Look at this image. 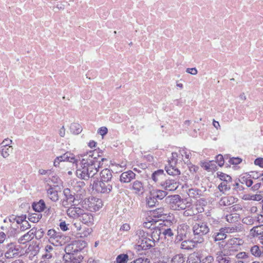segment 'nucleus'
Listing matches in <instances>:
<instances>
[{"label":"nucleus","instance_id":"obj_1","mask_svg":"<svg viewBox=\"0 0 263 263\" xmlns=\"http://www.w3.org/2000/svg\"><path fill=\"white\" fill-rule=\"evenodd\" d=\"M98 152L96 150L90 151L84 156L80 162V166L76 172L78 177L88 180L97 174L99 168L102 167L103 162L106 159L100 158Z\"/></svg>","mask_w":263,"mask_h":263},{"label":"nucleus","instance_id":"obj_2","mask_svg":"<svg viewBox=\"0 0 263 263\" xmlns=\"http://www.w3.org/2000/svg\"><path fill=\"white\" fill-rule=\"evenodd\" d=\"M152 179L162 186L165 190L174 191L179 186V183L175 180L166 179L165 174L162 170H158L153 173Z\"/></svg>","mask_w":263,"mask_h":263},{"label":"nucleus","instance_id":"obj_3","mask_svg":"<svg viewBox=\"0 0 263 263\" xmlns=\"http://www.w3.org/2000/svg\"><path fill=\"white\" fill-rule=\"evenodd\" d=\"M193 241L194 242L201 243L204 242L203 236L210 232V228L207 223L198 221L193 224Z\"/></svg>","mask_w":263,"mask_h":263},{"label":"nucleus","instance_id":"obj_4","mask_svg":"<svg viewBox=\"0 0 263 263\" xmlns=\"http://www.w3.org/2000/svg\"><path fill=\"white\" fill-rule=\"evenodd\" d=\"M165 200L173 210H185L187 207L186 203L179 195L168 196L166 197Z\"/></svg>","mask_w":263,"mask_h":263},{"label":"nucleus","instance_id":"obj_5","mask_svg":"<svg viewBox=\"0 0 263 263\" xmlns=\"http://www.w3.org/2000/svg\"><path fill=\"white\" fill-rule=\"evenodd\" d=\"M143 233L142 238L140 239V240L138 241L139 243V246L142 250H147L151 247H154L155 246V241L154 239L153 238V236H155V234H158L157 231L156 232H153L152 233V239L147 238L145 236V232L144 231H140V234H141Z\"/></svg>","mask_w":263,"mask_h":263},{"label":"nucleus","instance_id":"obj_6","mask_svg":"<svg viewBox=\"0 0 263 263\" xmlns=\"http://www.w3.org/2000/svg\"><path fill=\"white\" fill-rule=\"evenodd\" d=\"M92 188L98 193L103 194L109 193L112 189V182L100 181L94 182Z\"/></svg>","mask_w":263,"mask_h":263},{"label":"nucleus","instance_id":"obj_7","mask_svg":"<svg viewBox=\"0 0 263 263\" xmlns=\"http://www.w3.org/2000/svg\"><path fill=\"white\" fill-rule=\"evenodd\" d=\"M158 231L159 236L162 235L165 238L171 240L173 238L175 229H174V227L171 228L166 226H162L159 229Z\"/></svg>","mask_w":263,"mask_h":263},{"label":"nucleus","instance_id":"obj_8","mask_svg":"<svg viewBox=\"0 0 263 263\" xmlns=\"http://www.w3.org/2000/svg\"><path fill=\"white\" fill-rule=\"evenodd\" d=\"M237 241V238H236L229 239L224 245V249L222 251L225 252H229L230 255H232V253L237 251L239 247Z\"/></svg>","mask_w":263,"mask_h":263},{"label":"nucleus","instance_id":"obj_9","mask_svg":"<svg viewBox=\"0 0 263 263\" xmlns=\"http://www.w3.org/2000/svg\"><path fill=\"white\" fill-rule=\"evenodd\" d=\"M190 231V227L186 224H182L178 227L177 239L179 240L186 238Z\"/></svg>","mask_w":263,"mask_h":263},{"label":"nucleus","instance_id":"obj_10","mask_svg":"<svg viewBox=\"0 0 263 263\" xmlns=\"http://www.w3.org/2000/svg\"><path fill=\"white\" fill-rule=\"evenodd\" d=\"M47 235L49 237V240L53 245L60 242L62 236L59 232L54 229H50L47 232Z\"/></svg>","mask_w":263,"mask_h":263},{"label":"nucleus","instance_id":"obj_11","mask_svg":"<svg viewBox=\"0 0 263 263\" xmlns=\"http://www.w3.org/2000/svg\"><path fill=\"white\" fill-rule=\"evenodd\" d=\"M83 211L84 210L80 208L76 207L74 205H71V206L67 209V214L69 217L71 218H80Z\"/></svg>","mask_w":263,"mask_h":263},{"label":"nucleus","instance_id":"obj_12","mask_svg":"<svg viewBox=\"0 0 263 263\" xmlns=\"http://www.w3.org/2000/svg\"><path fill=\"white\" fill-rule=\"evenodd\" d=\"M229 255V252H225L222 250L218 251L216 253V260L218 263H231V258Z\"/></svg>","mask_w":263,"mask_h":263},{"label":"nucleus","instance_id":"obj_13","mask_svg":"<svg viewBox=\"0 0 263 263\" xmlns=\"http://www.w3.org/2000/svg\"><path fill=\"white\" fill-rule=\"evenodd\" d=\"M36 230L34 229H31L27 233L22 236L18 239V242L21 244H25L33 239L35 236Z\"/></svg>","mask_w":263,"mask_h":263},{"label":"nucleus","instance_id":"obj_14","mask_svg":"<svg viewBox=\"0 0 263 263\" xmlns=\"http://www.w3.org/2000/svg\"><path fill=\"white\" fill-rule=\"evenodd\" d=\"M80 220L84 224L91 226L93 224V217L90 212H85L83 211L80 217Z\"/></svg>","mask_w":263,"mask_h":263},{"label":"nucleus","instance_id":"obj_15","mask_svg":"<svg viewBox=\"0 0 263 263\" xmlns=\"http://www.w3.org/2000/svg\"><path fill=\"white\" fill-rule=\"evenodd\" d=\"M136 174L132 171L122 173L120 175V180L121 182L128 183L135 178Z\"/></svg>","mask_w":263,"mask_h":263},{"label":"nucleus","instance_id":"obj_16","mask_svg":"<svg viewBox=\"0 0 263 263\" xmlns=\"http://www.w3.org/2000/svg\"><path fill=\"white\" fill-rule=\"evenodd\" d=\"M130 189L133 190L134 193L138 195H142L144 192L143 183L138 180H136L133 183Z\"/></svg>","mask_w":263,"mask_h":263},{"label":"nucleus","instance_id":"obj_17","mask_svg":"<svg viewBox=\"0 0 263 263\" xmlns=\"http://www.w3.org/2000/svg\"><path fill=\"white\" fill-rule=\"evenodd\" d=\"M250 256L248 253L245 252H240L236 255V260L235 263H249Z\"/></svg>","mask_w":263,"mask_h":263},{"label":"nucleus","instance_id":"obj_18","mask_svg":"<svg viewBox=\"0 0 263 263\" xmlns=\"http://www.w3.org/2000/svg\"><path fill=\"white\" fill-rule=\"evenodd\" d=\"M18 253V249L15 248L14 243H11L8 245V250L5 254V256L7 258H11L15 256Z\"/></svg>","mask_w":263,"mask_h":263},{"label":"nucleus","instance_id":"obj_19","mask_svg":"<svg viewBox=\"0 0 263 263\" xmlns=\"http://www.w3.org/2000/svg\"><path fill=\"white\" fill-rule=\"evenodd\" d=\"M236 201L237 198L233 196H225L220 199L219 203L221 206H228L234 203Z\"/></svg>","mask_w":263,"mask_h":263},{"label":"nucleus","instance_id":"obj_20","mask_svg":"<svg viewBox=\"0 0 263 263\" xmlns=\"http://www.w3.org/2000/svg\"><path fill=\"white\" fill-rule=\"evenodd\" d=\"M61 161H68L73 163L77 162L74 155L69 152H66L64 155L58 157Z\"/></svg>","mask_w":263,"mask_h":263},{"label":"nucleus","instance_id":"obj_21","mask_svg":"<svg viewBox=\"0 0 263 263\" xmlns=\"http://www.w3.org/2000/svg\"><path fill=\"white\" fill-rule=\"evenodd\" d=\"M112 177V172L108 168L103 170L100 173L101 181L111 182Z\"/></svg>","mask_w":263,"mask_h":263},{"label":"nucleus","instance_id":"obj_22","mask_svg":"<svg viewBox=\"0 0 263 263\" xmlns=\"http://www.w3.org/2000/svg\"><path fill=\"white\" fill-rule=\"evenodd\" d=\"M47 195L48 197L53 201L55 202L59 200L58 191L55 186L50 187L47 190Z\"/></svg>","mask_w":263,"mask_h":263},{"label":"nucleus","instance_id":"obj_23","mask_svg":"<svg viewBox=\"0 0 263 263\" xmlns=\"http://www.w3.org/2000/svg\"><path fill=\"white\" fill-rule=\"evenodd\" d=\"M222 231L226 233L233 234L234 233L240 232L242 230V226L241 224H239L233 227H228L223 228Z\"/></svg>","mask_w":263,"mask_h":263},{"label":"nucleus","instance_id":"obj_24","mask_svg":"<svg viewBox=\"0 0 263 263\" xmlns=\"http://www.w3.org/2000/svg\"><path fill=\"white\" fill-rule=\"evenodd\" d=\"M150 192L152 193L153 197L154 196L157 201L163 199L167 194L166 191L161 190H153Z\"/></svg>","mask_w":263,"mask_h":263},{"label":"nucleus","instance_id":"obj_25","mask_svg":"<svg viewBox=\"0 0 263 263\" xmlns=\"http://www.w3.org/2000/svg\"><path fill=\"white\" fill-rule=\"evenodd\" d=\"M250 234L253 237H260L262 238L263 235V231H261V226L254 227L250 231Z\"/></svg>","mask_w":263,"mask_h":263},{"label":"nucleus","instance_id":"obj_26","mask_svg":"<svg viewBox=\"0 0 263 263\" xmlns=\"http://www.w3.org/2000/svg\"><path fill=\"white\" fill-rule=\"evenodd\" d=\"M45 253L43 255V257L49 259L51 258L54 253V248L52 246L50 245H47L45 247Z\"/></svg>","mask_w":263,"mask_h":263},{"label":"nucleus","instance_id":"obj_27","mask_svg":"<svg viewBox=\"0 0 263 263\" xmlns=\"http://www.w3.org/2000/svg\"><path fill=\"white\" fill-rule=\"evenodd\" d=\"M69 129L70 132L74 135H78L82 131L81 125L77 123H72L70 124Z\"/></svg>","mask_w":263,"mask_h":263},{"label":"nucleus","instance_id":"obj_28","mask_svg":"<svg viewBox=\"0 0 263 263\" xmlns=\"http://www.w3.org/2000/svg\"><path fill=\"white\" fill-rule=\"evenodd\" d=\"M12 146L0 147V155L4 158H8L13 152Z\"/></svg>","mask_w":263,"mask_h":263},{"label":"nucleus","instance_id":"obj_29","mask_svg":"<svg viewBox=\"0 0 263 263\" xmlns=\"http://www.w3.org/2000/svg\"><path fill=\"white\" fill-rule=\"evenodd\" d=\"M157 202V199L154 196L153 197L152 193L149 192V194L146 197V205L149 208H153L155 206Z\"/></svg>","mask_w":263,"mask_h":263},{"label":"nucleus","instance_id":"obj_30","mask_svg":"<svg viewBox=\"0 0 263 263\" xmlns=\"http://www.w3.org/2000/svg\"><path fill=\"white\" fill-rule=\"evenodd\" d=\"M222 231H223V228L220 229L219 232L215 233L213 234L212 237L214 238V241L216 242L217 241L222 240L226 238L227 233L223 232Z\"/></svg>","mask_w":263,"mask_h":263},{"label":"nucleus","instance_id":"obj_31","mask_svg":"<svg viewBox=\"0 0 263 263\" xmlns=\"http://www.w3.org/2000/svg\"><path fill=\"white\" fill-rule=\"evenodd\" d=\"M187 193L190 197L194 198H197L202 195V191L196 188L190 189Z\"/></svg>","mask_w":263,"mask_h":263},{"label":"nucleus","instance_id":"obj_32","mask_svg":"<svg viewBox=\"0 0 263 263\" xmlns=\"http://www.w3.org/2000/svg\"><path fill=\"white\" fill-rule=\"evenodd\" d=\"M33 210L38 213L43 211L45 208V203L43 200H40L37 203H33L32 204Z\"/></svg>","mask_w":263,"mask_h":263},{"label":"nucleus","instance_id":"obj_33","mask_svg":"<svg viewBox=\"0 0 263 263\" xmlns=\"http://www.w3.org/2000/svg\"><path fill=\"white\" fill-rule=\"evenodd\" d=\"M185 260V257L183 254L179 253L173 256L171 263H183Z\"/></svg>","mask_w":263,"mask_h":263},{"label":"nucleus","instance_id":"obj_34","mask_svg":"<svg viewBox=\"0 0 263 263\" xmlns=\"http://www.w3.org/2000/svg\"><path fill=\"white\" fill-rule=\"evenodd\" d=\"M77 243H74L73 242L72 243L69 244L66 246L65 250L67 254H74L78 252V250H77Z\"/></svg>","mask_w":263,"mask_h":263},{"label":"nucleus","instance_id":"obj_35","mask_svg":"<svg viewBox=\"0 0 263 263\" xmlns=\"http://www.w3.org/2000/svg\"><path fill=\"white\" fill-rule=\"evenodd\" d=\"M63 194L65 197V199L67 200H69L70 203H72L75 200L74 196L71 193L70 190L68 188L65 189L63 191Z\"/></svg>","mask_w":263,"mask_h":263},{"label":"nucleus","instance_id":"obj_36","mask_svg":"<svg viewBox=\"0 0 263 263\" xmlns=\"http://www.w3.org/2000/svg\"><path fill=\"white\" fill-rule=\"evenodd\" d=\"M42 215L40 213L29 214L28 217V220L33 223L37 222L42 218Z\"/></svg>","mask_w":263,"mask_h":263},{"label":"nucleus","instance_id":"obj_37","mask_svg":"<svg viewBox=\"0 0 263 263\" xmlns=\"http://www.w3.org/2000/svg\"><path fill=\"white\" fill-rule=\"evenodd\" d=\"M239 215L237 213L230 214L227 215L226 219L229 223H235L238 221Z\"/></svg>","mask_w":263,"mask_h":263},{"label":"nucleus","instance_id":"obj_38","mask_svg":"<svg viewBox=\"0 0 263 263\" xmlns=\"http://www.w3.org/2000/svg\"><path fill=\"white\" fill-rule=\"evenodd\" d=\"M165 169L170 175L177 176L180 174V171L177 167H171L170 166H166Z\"/></svg>","mask_w":263,"mask_h":263},{"label":"nucleus","instance_id":"obj_39","mask_svg":"<svg viewBox=\"0 0 263 263\" xmlns=\"http://www.w3.org/2000/svg\"><path fill=\"white\" fill-rule=\"evenodd\" d=\"M186 263H201V260L196 254H191L189 255Z\"/></svg>","mask_w":263,"mask_h":263},{"label":"nucleus","instance_id":"obj_40","mask_svg":"<svg viewBox=\"0 0 263 263\" xmlns=\"http://www.w3.org/2000/svg\"><path fill=\"white\" fill-rule=\"evenodd\" d=\"M250 251L252 254L256 257H260L263 253L259 247L256 245L252 247Z\"/></svg>","mask_w":263,"mask_h":263},{"label":"nucleus","instance_id":"obj_41","mask_svg":"<svg viewBox=\"0 0 263 263\" xmlns=\"http://www.w3.org/2000/svg\"><path fill=\"white\" fill-rule=\"evenodd\" d=\"M128 257V255L126 254H121L117 256L116 263H127Z\"/></svg>","mask_w":263,"mask_h":263},{"label":"nucleus","instance_id":"obj_42","mask_svg":"<svg viewBox=\"0 0 263 263\" xmlns=\"http://www.w3.org/2000/svg\"><path fill=\"white\" fill-rule=\"evenodd\" d=\"M230 181H222L218 186L219 191L223 193L225 191H229L230 189V186L228 184Z\"/></svg>","mask_w":263,"mask_h":263},{"label":"nucleus","instance_id":"obj_43","mask_svg":"<svg viewBox=\"0 0 263 263\" xmlns=\"http://www.w3.org/2000/svg\"><path fill=\"white\" fill-rule=\"evenodd\" d=\"M255 221L254 218L252 216H247L243 218L242 220V222L243 224L252 226L254 224Z\"/></svg>","mask_w":263,"mask_h":263},{"label":"nucleus","instance_id":"obj_44","mask_svg":"<svg viewBox=\"0 0 263 263\" xmlns=\"http://www.w3.org/2000/svg\"><path fill=\"white\" fill-rule=\"evenodd\" d=\"M217 175L219 178L223 181H231V177L229 175L226 174L222 172H218Z\"/></svg>","mask_w":263,"mask_h":263},{"label":"nucleus","instance_id":"obj_45","mask_svg":"<svg viewBox=\"0 0 263 263\" xmlns=\"http://www.w3.org/2000/svg\"><path fill=\"white\" fill-rule=\"evenodd\" d=\"M73 242L74 243H78V245H77V250H78V252L82 250L87 245V243L85 241L77 240Z\"/></svg>","mask_w":263,"mask_h":263},{"label":"nucleus","instance_id":"obj_46","mask_svg":"<svg viewBox=\"0 0 263 263\" xmlns=\"http://www.w3.org/2000/svg\"><path fill=\"white\" fill-rule=\"evenodd\" d=\"M12 143V141L8 138L4 139L2 142L0 144V147L6 146H12L11 144Z\"/></svg>","mask_w":263,"mask_h":263},{"label":"nucleus","instance_id":"obj_47","mask_svg":"<svg viewBox=\"0 0 263 263\" xmlns=\"http://www.w3.org/2000/svg\"><path fill=\"white\" fill-rule=\"evenodd\" d=\"M30 227L31 226L28 222V221L25 220V221H23L22 223L20 225V230L21 231H24L26 230L29 229Z\"/></svg>","mask_w":263,"mask_h":263},{"label":"nucleus","instance_id":"obj_48","mask_svg":"<svg viewBox=\"0 0 263 263\" xmlns=\"http://www.w3.org/2000/svg\"><path fill=\"white\" fill-rule=\"evenodd\" d=\"M92 229L90 228H86L83 232L81 233H80L79 234L80 237H87L92 232Z\"/></svg>","mask_w":263,"mask_h":263},{"label":"nucleus","instance_id":"obj_49","mask_svg":"<svg viewBox=\"0 0 263 263\" xmlns=\"http://www.w3.org/2000/svg\"><path fill=\"white\" fill-rule=\"evenodd\" d=\"M233 190L234 192H236L237 193H238L239 191H242L244 189V187L242 185H240L239 183L235 182L233 184Z\"/></svg>","mask_w":263,"mask_h":263},{"label":"nucleus","instance_id":"obj_50","mask_svg":"<svg viewBox=\"0 0 263 263\" xmlns=\"http://www.w3.org/2000/svg\"><path fill=\"white\" fill-rule=\"evenodd\" d=\"M214 261V257L208 255L201 260V263H212Z\"/></svg>","mask_w":263,"mask_h":263},{"label":"nucleus","instance_id":"obj_51","mask_svg":"<svg viewBox=\"0 0 263 263\" xmlns=\"http://www.w3.org/2000/svg\"><path fill=\"white\" fill-rule=\"evenodd\" d=\"M216 162L220 166H222L224 164V158L221 155H218L216 157Z\"/></svg>","mask_w":263,"mask_h":263},{"label":"nucleus","instance_id":"obj_52","mask_svg":"<svg viewBox=\"0 0 263 263\" xmlns=\"http://www.w3.org/2000/svg\"><path fill=\"white\" fill-rule=\"evenodd\" d=\"M241 161H242V160L238 157H236V158L233 157L230 159L229 162L232 164L237 165V164H239L241 162Z\"/></svg>","mask_w":263,"mask_h":263},{"label":"nucleus","instance_id":"obj_53","mask_svg":"<svg viewBox=\"0 0 263 263\" xmlns=\"http://www.w3.org/2000/svg\"><path fill=\"white\" fill-rule=\"evenodd\" d=\"M241 179H242V183H243V182H245V184H246V185L248 187L251 186L253 183V180L251 179H248L247 178H245V177H242L241 178Z\"/></svg>","mask_w":263,"mask_h":263},{"label":"nucleus","instance_id":"obj_54","mask_svg":"<svg viewBox=\"0 0 263 263\" xmlns=\"http://www.w3.org/2000/svg\"><path fill=\"white\" fill-rule=\"evenodd\" d=\"M189 241L184 240L181 242V248L182 249L190 250L191 249V247L188 245Z\"/></svg>","mask_w":263,"mask_h":263},{"label":"nucleus","instance_id":"obj_55","mask_svg":"<svg viewBox=\"0 0 263 263\" xmlns=\"http://www.w3.org/2000/svg\"><path fill=\"white\" fill-rule=\"evenodd\" d=\"M186 72L192 75H196L198 73L197 69L196 68H188L186 69Z\"/></svg>","mask_w":263,"mask_h":263},{"label":"nucleus","instance_id":"obj_56","mask_svg":"<svg viewBox=\"0 0 263 263\" xmlns=\"http://www.w3.org/2000/svg\"><path fill=\"white\" fill-rule=\"evenodd\" d=\"M108 132V129L106 127H101L98 130V133L102 136L105 135Z\"/></svg>","mask_w":263,"mask_h":263},{"label":"nucleus","instance_id":"obj_57","mask_svg":"<svg viewBox=\"0 0 263 263\" xmlns=\"http://www.w3.org/2000/svg\"><path fill=\"white\" fill-rule=\"evenodd\" d=\"M254 163L256 165H258L263 168V158H259L255 159Z\"/></svg>","mask_w":263,"mask_h":263},{"label":"nucleus","instance_id":"obj_58","mask_svg":"<svg viewBox=\"0 0 263 263\" xmlns=\"http://www.w3.org/2000/svg\"><path fill=\"white\" fill-rule=\"evenodd\" d=\"M59 227L60 229L63 231H66L68 230L67 224L66 223L65 221L61 222L60 223Z\"/></svg>","mask_w":263,"mask_h":263},{"label":"nucleus","instance_id":"obj_59","mask_svg":"<svg viewBox=\"0 0 263 263\" xmlns=\"http://www.w3.org/2000/svg\"><path fill=\"white\" fill-rule=\"evenodd\" d=\"M211 162H205L202 163V167H203L205 170L210 171L211 167H210V164Z\"/></svg>","mask_w":263,"mask_h":263},{"label":"nucleus","instance_id":"obj_60","mask_svg":"<svg viewBox=\"0 0 263 263\" xmlns=\"http://www.w3.org/2000/svg\"><path fill=\"white\" fill-rule=\"evenodd\" d=\"M262 198V196L260 194L252 195V200L255 201H260Z\"/></svg>","mask_w":263,"mask_h":263},{"label":"nucleus","instance_id":"obj_61","mask_svg":"<svg viewBox=\"0 0 263 263\" xmlns=\"http://www.w3.org/2000/svg\"><path fill=\"white\" fill-rule=\"evenodd\" d=\"M71 203H70L69 200H67V199H66L65 198L61 200V204L64 207H67L68 205Z\"/></svg>","mask_w":263,"mask_h":263},{"label":"nucleus","instance_id":"obj_62","mask_svg":"<svg viewBox=\"0 0 263 263\" xmlns=\"http://www.w3.org/2000/svg\"><path fill=\"white\" fill-rule=\"evenodd\" d=\"M59 134L60 137H64L65 135V128L64 126H63L59 131Z\"/></svg>","mask_w":263,"mask_h":263},{"label":"nucleus","instance_id":"obj_63","mask_svg":"<svg viewBox=\"0 0 263 263\" xmlns=\"http://www.w3.org/2000/svg\"><path fill=\"white\" fill-rule=\"evenodd\" d=\"M129 229H130V226L127 223L123 224L120 228L121 230L125 231H128Z\"/></svg>","mask_w":263,"mask_h":263},{"label":"nucleus","instance_id":"obj_64","mask_svg":"<svg viewBox=\"0 0 263 263\" xmlns=\"http://www.w3.org/2000/svg\"><path fill=\"white\" fill-rule=\"evenodd\" d=\"M194 214L193 211L190 209L186 210L183 212V215L185 216H189Z\"/></svg>","mask_w":263,"mask_h":263}]
</instances>
